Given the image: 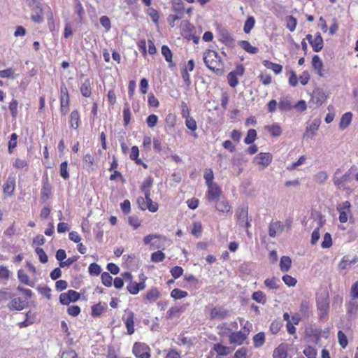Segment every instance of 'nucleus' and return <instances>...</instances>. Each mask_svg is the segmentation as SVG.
<instances>
[{"mask_svg":"<svg viewBox=\"0 0 358 358\" xmlns=\"http://www.w3.org/2000/svg\"><path fill=\"white\" fill-rule=\"evenodd\" d=\"M357 261L358 257L357 256H355L351 259L348 257L345 256L338 264V268L341 270H349L351 268L352 264L357 263Z\"/></svg>","mask_w":358,"mask_h":358,"instance_id":"nucleus-18","label":"nucleus"},{"mask_svg":"<svg viewBox=\"0 0 358 358\" xmlns=\"http://www.w3.org/2000/svg\"><path fill=\"white\" fill-rule=\"evenodd\" d=\"M328 178L329 175L325 171H320L314 176V180L318 184H323Z\"/></svg>","mask_w":358,"mask_h":358,"instance_id":"nucleus-38","label":"nucleus"},{"mask_svg":"<svg viewBox=\"0 0 358 358\" xmlns=\"http://www.w3.org/2000/svg\"><path fill=\"white\" fill-rule=\"evenodd\" d=\"M171 296L176 299H180L187 296V292L176 288L171 291Z\"/></svg>","mask_w":358,"mask_h":358,"instance_id":"nucleus-46","label":"nucleus"},{"mask_svg":"<svg viewBox=\"0 0 358 358\" xmlns=\"http://www.w3.org/2000/svg\"><path fill=\"white\" fill-rule=\"evenodd\" d=\"M303 354L307 358H316L317 357V352L316 350L311 347L307 346L303 350Z\"/></svg>","mask_w":358,"mask_h":358,"instance_id":"nucleus-52","label":"nucleus"},{"mask_svg":"<svg viewBox=\"0 0 358 358\" xmlns=\"http://www.w3.org/2000/svg\"><path fill=\"white\" fill-rule=\"evenodd\" d=\"M248 350L245 348H241L236 351L233 358H247Z\"/></svg>","mask_w":358,"mask_h":358,"instance_id":"nucleus-64","label":"nucleus"},{"mask_svg":"<svg viewBox=\"0 0 358 358\" xmlns=\"http://www.w3.org/2000/svg\"><path fill=\"white\" fill-rule=\"evenodd\" d=\"M157 122L158 117L155 114L150 115L146 119L147 124L150 128H153L155 127L157 124Z\"/></svg>","mask_w":358,"mask_h":358,"instance_id":"nucleus-60","label":"nucleus"},{"mask_svg":"<svg viewBox=\"0 0 358 358\" xmlns=\"http://www.w3.org/2000/svg\"><path fill=\"white\" fill-rule=\"evenodd\" d=\"M336 210L339 213L338 219L341 223L347 222L348 217L352 216L351 203L348 201L338 203Z\"/></svg>","mask_w":358,"mask_h":358,"instance_id":"nucleus-5","label":"nucleus"},{"mask_svg":"<svg viewBox=\"0 0 358 358\" xmlns=\"http://www.w3.org/2000/svg\"><path fill=\"white\" fill-rule=\"evenodd\" d=\"M80 92L85 97L90 96L92 94L91 83L89 79H86L80 86Z\"/></svg>","mask_w":358,"mask_h":358,"instance_id":"nucleus-30","label":"nucleus"},{"mask_svg":"<svg viewBox=\"0 0 358 358\" xmlns=\"http://www.w3.org/2000/svg\"><path fill=\"white\" fill-rule=\"evenodd\" d=\"M327 96L322 89L316 88L312 94V101L317 105L321 106L327 100Z\"/></svg>","mask_w":358,"mask_h":358,"instance_id":"nucleus-14","label":"nucleus"},{"mask_svg":"<svg viewBox=\"0 0 358 358\" xmlns=\"http://www.w3.org/2000/svg\"><path fill=\"white\" fill-rule=\"evenodd\" d=\"M256 21L253 16H249L245 21L243 26V31L245 34H250L251 30L254 28Z\"/></svg>","mask_w":358,"mask_h":358,"instance_id":"nucleus-32","label":"nucleus"},{"mask_svg":"<svg viewBox=\"0 0 358 358\" xmlns=\"http://www.w3.org/2000/svg\"><path fill=\"white\" fill-rule=\"evenodd\" d=\"M159 296V292L157 289H152L146 294V299L150 301H155Z\"/></svg>","mask_w":358,"mask_h":358,"instance_id":"nucleus-54","label":"nucleus"},{"mask_svg":"<svg viewBox=\"0 0 358 358\" xmlns=\"http://www.w3.org/2000/svg\"><path fill=\"white\" fill-rule=\"evenodd\" d=\"M15 188V178L13 176H9L3 185V192L4 194L12 196Z\"/></svg>","mask_w":358,"mask_h":358,"instance_id":"nucleus-15","label":"nucleus"},{"mask_svg":"<svg viewBox=\"0 0 358 358\" xmlns=\"http://www.w3.org/2000/svg\"><path fill=\"white\" fill-rule=\"evenodd\" d=\"M263 64L266 68L271 69L275 74L280 73L282 70V66L280 64L268 60L263 61Z\"/></svg>","mask_w":358,"mask_h":358,"instance_id":"nucleus-31","label":"nucleus"},{"mask_svg":"<svg viewBox=\"0 0 358 358\" xmlns=\"http://www.w3.org/2000/svg\"><path fill=\"white\" fill-rule=\"evenodd\" d=\"M352 119V113L347 112L344 113L340 120L339 127L341 129H345L351 123Z\"/></svg>","mask_w":358,"mask_h":358,"instance_id":"nucleus-23","label":"nucleus"},{"mask_svg":"<svg viewBox=\"0 0 358 358\" xmlns=\"http://www.w3.org/2000/svg\"><path fill=\"white\" fill-rule=\"evenodd\" d=\"M158 320L157 317L154 318L153 315H149L148 318L145 320V323L153 331L156 330L159 326Z\"/></svg>","mask_w":358,"mask_h":358,"instance_id":"nucleus-35","label":"nucleus"},{"mask_svg":"<svg viewBox=\"0 0 358 358\" xmlns=\"http://www.w3.org/2000/svg\"><path fill=\"white\" fill-rule=\"evenodd\" d=\"M215 208L217 211L222 213H227L231 211V206L228 201L225 199H217L215 201Z\"/></svg>","mask_w":358,"mask_h":358,"instance_id":"nucleus-19","label":"nucleus"},{"mask_svg":"<svg viewBox=\"0 0 358 358\" xmlns=\"http://www.w3.org/2000/svg\"><path fill=\"white\" fill-rule=\"evenodd\" d=\"M252 298L258 303L264 304L266 302V295L262 291L255 292Z\"/></svg>","mask_w":358,"mask_h":358,"instance_id":"nucleus-42","label":"nucleus"},{"mask_svg":"<svg viewBox=\"0 0 358 358\" xmlns=\"http://www.w3.org/2000/svg\"><path fill=\"white\" fill-rule=\"evenodd\" d=\"M265 341V336L264 333H258L253 337L254 345L256 348L262 346Z\"/></svg>","mask_w":358,"mask_h":358,"instance_id":"nucleus-41","label":"nucleus"},{"mask_svg":"<svg viewBox=\"0 0 358 358\" xmlns=\"http://www.w3.org/2000/svg\"><path fill=\"white\" fill-rule=\"evenodd\" d=\"M35 251L36 253L38 255L39 260L41 263L45 264L48 262V258L43 249L41 248H36Z\"/></svg>","mask_w":358,"mask_h":358,"instance_id":"nucleus-58","label":"nucleus"},{"mask_svg":"<svg viewBox=\"0 0 358 358\" xmlns=\"http://www.w3.org/2000/svg\"><path fill=\"white\" fill-rule=\"evenodd\" d=\"M284 230V225L281 222L276 221L271 222L268 227V234L271 237H275L278 234Z\"/></svg>","mask_w":358,"mask_h":358,"instance_id":"nucleus-17","label":"nucleus"},{"mask_svg":"<svg viewBox=\"0 0 358 358\" xmlns=\"http://www.w3.org/2000/svg\"><path fill=\"white\" fill-rule=\"evenodd\" d=\"M185 119L186 127L191 131H194L197 129V125L195 120L191 116L187 117Z\"/></svg>","mask_w":358,"mask_h":358,"instance_id":"nucleus-50","label":"nucleus"},{"mask_svg":"<svg viewBox=\"0 0 358 358\" xmlns=\"http://www.w3.org/2000/svg\"><path fill=\"white\" fill-rule=\"evenodd\" d=\"M139 155V150L138 148L136 145L133 146L131 150L130 159L131 160H135L137 164H141L142 161L141 159H138V157Z\"/></svg>","mask_w":358,"mask_h":358,"instance_id":"nucleus-44","label":"nucleus"},{"mask_svg":"<svg viewBox=\"0 0 358 358\" xmlns=\"http://www.w3.org/2000/svg\"><path fill=\"white\" fill-rule=\"evenodd\" d=\"M292 266V260L288 256H282L280 261V268L282 272H287Z\"/></svg>","mask_w":358,"mask_h":358,"instance_id":"nucleus-28","label":"nucleus"},{"mask_svg":"<svg viewBox=\"0 0 358 358\" xmlns=\"http://www.w3.org/2000/svg\"><path fill=\"white\" fill-rule=\"evenodd\" d=\"M231 352L232 350L229 347L223 345L221 343H215L210 351V354L212 357L216 355V358H218L220 357L227 356Z\"/></svg>","mask_w":358,"mask_h":358,"instance_id":"nucleus-7","label":"nucleus"},{"mask_svg":"<svg viewBox=\"0 0 358 358\" xmlns=\"http://www.w3.org/2000/svg\"><path fill=\"white\" fill-rule=\"evenodd\" d=\"M272 155L269 152H260L254 158V162L261 166V169L267 167L272 162Z\"/></svg>","mask_w":358,"mask_h":358,"instance_id":"nucleus-9","label":"nucleus"},{"mask_svg":"<svg viewBox=\"0 0 358 358\" xmlns=\"http://www.w3.org/2000/svg\"><path fill=\"white\" fill-rule=\"evenodd\" d=\"M145 200L147 203L146 209H148L150 212L152 213H155L158 210V204L152 201L150 196L145 197Z\"/></svg>","mask_w":358,"mask_h":358,"instance_id":"nucleus-49","label":"nucleus"},{"mask_svg":"<svg viewBox=\"0 0 358 358\" xmlns=\"http://www.w3.org/2000/svg\"><path fill=\"white\" fill-rule=\"evenodd\" d=\"M257 138V131L254 129L248 130L246 137L244 139L245 144L252 143Z\"/></svg>","mask_w":358,"mask_h":358,"instance_id":"nucleus-40","label":"nucleus"},{"mask_svg":"<svg viewBox=\"0 0 358 358\" xmlns=\"http://www.w3.org/2000/svg\"><path fill=\"white\" fill-rule=\"evenodd\" d=\"M352 321L350 319H346L341 320L340 324L338 325V327L341 329L340 331H343V332L348 333L352 330Z\"/></svg>","mask_w":358,"mask_h":358,"instance_id":"nucleus-39","label":"nucleus"},{"mask_svg":"<svg viewBox=\"0 0 358 358\" xmlns=\"http://www.w3.org/2000/svg\"><path fill=\"white\" fill-rule=\"evenodd\" d=\"M238 45L250 54H257L259 52V49L257 47L252 46L248 41H240Z\"/></svg>","mask_w":358,"mask_h":358,"instance_id":"nucleus-24","label":"nucleus"},{"mask_svg":"<svg viewBox=\"0 0 358 358\" xmlns=\"http://www.w3.org/2000/svg\"><path fill=\"white\" fill-rule=\"evenodd\" d=\"M203 59L206 67L217 75L220 76L224 73V62L216 51L206 50L203 53Z\"/></svg>","mask_w":358,"mask_h":358,"instance_id":"nucleus-1","label":"nucleus"},{"mask_svg":"<svg viewBox=\"0 0 358 358\" xmlns=\"http://www.w3.org/2000/svg\"><path fill=\"white\" fill-rule=\"evenodd\" d=\"M311 46L313 51L316 52H318L322 50L324 46V41L320 33H317L315 34L313 41H311Z\"/></svg>","mask_w":358,"mask_h":358,"instance_id":"nucleus-22","label":"nucleus"},{"mask_svg":"<svg viewBox=\"0 0 358 358\" xmlns=\"http://www.w3.org/2000/svg\"><path fill=\"white\" fill-rule=\"evenodd\" d=\"M287 28L290 31H294L296 26V20L293 16L289 15L287 17Z\"/></svg>","mask_w":358,"mask_h":358,"instance_id":"nucleus-53","label":"nucleus"},{"mask_svg":"<svg viewBox=\"0 0 358 358\" xmlns=\"http://www.w3.org/2000/svg\"><path fill=\"white\" fill-rule=\"evenodd\" d=\"M338 343L343 349H345L348 344V341L347 336L343 331H338Z\"/></svg>","mask_w":358,"mask_h":358,"instance_id":"nucleus-43","label":"nucleus"},{"mask_svg":"<svg viewBox=\"0 0 358 358\" xmlns=\"http://www.w3.org/2000/svg\"><path fill=\"white\" fill-rule=\"evenodd\" d=\"M101 281L105 286L110 287L112 285L113 278L108 273L103 272L101 274Z\"/></svg>","mask_w":358,"mask_h":358,"instance_id":"nucleus-55","label":"nucleus"},{"mask_svg":"<svg viewBox=\"0 0 358 358\" xmlns=\"http://www.w3.org/2000/svg\"><path fill=\"white\" fill-rule=\"evenodd\" d=\"M237 222L238 224L244 228H248L250 227V223L248 220V210L246 207L238 208L236 212Z\"/></svg>","mask_w":358,"mask_h":358,"instance_id":"nucleus-8","label":"nucleus"},{"mask_svg":"<svg viewBox=\"0 0 358 358\" xmlns=\"http://www.w3.org/2000/svg\"><path fill=\"white\" fill-rule=\"evenodd\" d=\"M162 54L164 57L166 62L172 63V52L171 50L166 45L162 47Z\"/></svg>","mask_w":358,"mask_h":358,"instance_id":"nucleus-48","label":"nucleus"},{"mask_svg":"<svg viewBox=\"0 0 358 358\" xmlns=\"http://www.w3.org/2000/svg\"><path fill=\"white\" fill-rule=\"evenodd\" d=\"M312 66L315 72L320 77H324L323 63L318 55H314L312 58Z\"/></svg>","mask_w":358,"mask_h":358,"instance_id":"nucleus-16","label":"nucleus"},{"mask_svg":"<svg viewBox=\"0 0 358 358\" xmlns=\"http://www.w3.org/2000/svg\"><path fill=\"white\" fill-rule=\"evenodd\" d=\"M320 124L321 120L320 118H316L313 120L311 123L308 124L306 127V131L303 134V138H313L318 130Z\"/></svg>","mask_w":358,"mask_h":358,"instance_id":"nucleus-10","label":"nucleus"},{"mask_svg":"<svg viewBox=\"0 0 358 358\" xmlns=\"http://www.w3.org/2000/svg\"><path fill=\"white\" fill-rule=\"evenodd\" d=\"M332 245V238L329 233H326L321 243L322 248H329Z\"/></svg>","mask_w":358,"mask_h":358,"instance_id":"nucleus-51","label":"nucleus"},{"mask_svg":"<svg viewBox=\"0 0 358 358\" xmlns=\"http://www.w3.org/2000/svg\"><path fill=\"white\" fill-rule=\"evenodd\" d=\"M279 279L275 278H267L264 280V285L270 289H277L279 287Z\"/></svg>","mask_w":358,"mask_h":358,"instance_id":"nucleus-37","label":"nucleus"},{"mask_svg":"<svg viewBox=\"0 0 358 358\" xmlns=\"http://www.w3.org/2000/svg\"><path fill=\"white\" fill-rule=\"evenodd\" d=\"M162 238L160 235L150 234L144 237L143 243L145 245H150V249H159L162 247L159 240Z\"/></svg>","mask_w":358,"mask_h":358,"instance_id":"nucleus-13","label":"nucleus"},{"mask_svg":"<svg viewBox=\"0 0 358 358\" xmlns=\"http://www.w3.org/2000/svg\"><path fill=\"white\" fill-rule=\"evenodd\" d=\"M283 282L289 287H294L297 282L296 278L289 275H285L282 278Z\"/></svg>","mask_w":358,"mask_h":358,"instance_id":"nucleus-59","label":"nucleus"},{"mask_svg":"<svg viewBox=\"0 0 358 358\" xmlns=\"http://www.w3.org/2000/svg\"><path fill=\"white\" fill-rule=\"evenodd\" d=\"M152 178L151 177L146 178L142 183L141 190L143 192L145 197L150 196V187L152 185Z\"/></svg>","mask_w":358,"mask_h":358,"instance_id":"nucleus-27","label":"nucleus"},{"mask_svg":"<svg viewBox=\"0 0 358 358\" xmlns=\"http://www.w3.org/2000/svg\"><path fill=\"white\" fill-rule=\"evenodd\" d=\"M17 276L19 278V280L31 287H34L35 282L32 280H31L29 278V276L25 273V272L23 270H19L17 272Z\"/></svg>","mask_w":358,"mask_h":358,"instance_id":"nucleus-29","label":"nucleus"},{"mask_svg":"<svg viewBox=\"0 0 358 358\" xmlns=\"http://www.w3.org/2000/svg\"><path fill=\"white\" fill-rule=\"evenodd\" d=\"M59 174L60 176L64 180H67L69 178L70 176L68 171L67 162H64L60 164Z\"/></svg>","mask_w":358,"mask_h":358,"instance_id":"nucleus-45","label":"nucleus"},{"mask_svg":"<svg viewBox=\"0 0 358 358\" xmlns=\"http://www.w3.org/2000/svg\"><path fill=\"white\" fill-rule=\"evenodd\" d=\"M252 324L246 322L242 329L239 331L231 332L228 337L230 344L241 345L246 340L250 331Z\"/></svg>","mask_w":358,"mask_h":358,"instance_id":"nucleus-2","label":"nucleus"},{"mask_svg":"<svg viewBox=\"0 0 358 358\" xmlns=\"http://www.w3.org/2000/svg\"><path fill=\"white\" fill-rule=\"evenodd\" d=\"M228 83L231 87H235L238 85V76L234 75V73H229L227 75Z\"/></svg>","mask_w":358,"mask_h":358,"instance_id":"nucleus-56","label":"nucleus"},{"mask_svg":"<svg viewBox=\"0 0 358 358\" xmlns=\"http://www.w3.org/2000/svg\"><path fill=\"white\" fill-rule=\"evenodd\" d=\"M203 178L206 180V185L215 183L213 182L214 175L211 169L206 170Z\"/></svg>","mask_w":358,"mask_h":358,"instance_id":"nucleus-57","label":"nucleus"},{"mask_svg":"<svg viewBox=\"0 0 358 358\" xmlns=\"http://www.w3.org/2000/svg\"><path fill=\"white\" fill-rule=\"evenodd\" d=\"M70 126L72 129H77L80 125V114L77 110L71 112L70 115Z\"/></svg>","mask_w":358,"mask_h":358,"instance_id":"nucleus-26","label":"nucleus"},{"mask_svg":"<svg viewBox=\"0 0 358 358\" xmlns=\"http://www.w3.org/2000/svg\"><path fill=\"white\" fill-rule=\"evenodd\" d=\"M147 14L151 17L152 20L155 23H157L159 20V14L157 10L150 8L146 11Z\"/></svg>","mask_w":358,"mask_h":358,"instance_id":"nucleus-63","label":"nucleus"},{"mask_svg":"<svg viewBox=\"0 0 358 358\" xmlns=\"http://www.w3.org/2000/svg\"><path fill=\"white\" fill-rule=\"evenodd\" d=\"M165 259V255L160 250L153 252L151 255V261L153 262H162Z\"/></svg>","mask_w":358,"mask_h":358,"instance_id":"nucleus-47","label":"nucleus"},{"mask_svg":"<svg viewBox=\"0 0 358 358\" xmlns=\"http://www.w3.org/2000/svg\"><path fill=\"white\" fill-rule=\"evenodd\" d=\"M287 352L284 345H280L275 349L273 355V358H287Z\"/></svg>","mask_w":358,"mask_h":358,"instance_id":"nucleus-36","label":"nucleus"},{"mask_svg":"<svg viewBox=\"0 0 358 358\" xmlns=\"http://www.w3.org/2000/svg\"><path fill=\"white\" fill-rule=\"evenodd\" d=\"M354 172V167H351L345 174L339 176L338 174L341 173V169H336L332 179L334 184L338 189H344L345 185L352 181Z\"/></svg>","mask_w":358,"mask_h":358,"instance_id":"nucleus-3","label":"nucleus"},{"mask_svg":"<svg viewBox=\"0 0 358 358\" xmlns=\"http://www.w3.org/2000/svg\"><path fill=\"white\" fill-rule=\"evenodd\" d=\"M89 273L93 275H99L101 273V266L96 263H92L89 266Z\"/></svg>","mask_w":358,"mask_h":358,"instance_id":"nucleus-62","label":"nucleus"},{"mask_svg":"<svg viewBox=\"0 0 358 358\" xmlns=\"http://www.w3.org/2000/svg\"><path fill=\"white\" fill-rule=\"evenodd\" d=\"M122 320L127 327V334L129 335L133 334L135 331L134 315H127V316L124 315Z\"/></svg>","mask_w":358,"mask_h":358,"instance_id":"nucleus-21","label":"nucleus"},{"mask_svg":"<svg viewBox=\"0 0 358 358\" xmlns=\"http://www.w3.org/2000/svg\"><path fill=\"white\" fill-rule=\"evenodd\" d=\"M132 351L136 358H151V349L144 343H135Z\"/></svg>","mask_w":358,"mask_h":358,"instance_id":"nucleus-4","label":"nucleus"},{"mask_svg":"<svg viewBox=\"0 0 358 358\" xmlns=\"http://www.w3.org/2000/svg\"><path fill=\"white\" fill-rule=\"evenodd\" d=\"M208 191L206 193V198L209 201H215L220 199L222 194L220 187L216 184H210L207 185Z\"/></svg>","mask_w":358,"mask_h":358,"instance_id":"nucleus-12","label":"nucleus"},{"mask_svg":"<svg viewBox=\"0 0 358 358\" xmlns=\"http://www.w3.org/2000/svg\"><path fill=\"white\" fill-rule=\"evenodd\" d=\"M278 108L282 111H289L292 108L290 98L286 96L280 99L278 103Z\"/></svg>","mask_w":358,"mask_h":358,"instance_id":"nucleus-25","label":"nucleus"},{"mask_svg":"<svg viewBox=\"0 0 358 358\" xmlns=\"http://www.w3.org/2000/svg\"><path fill=\"white\" fill-rule=\"evenodd\" d=\"M27 302L20 297L14 298L8 303L10 310H21L26 306Z\"/></svg>","mask_w":358,"mask_h":358,"instance_id":"nucleus-20","label":"nucleus"},{"mask_svg":"<svg viewBox=\"0 0 358 358\" xmlns=\"http://www.w3.org/2000/svg\"><path fill=\"white\" fill-rule=\"evenodd\" d=\"M172 9L178 14L182 16V14L185 11V6L183 1L182 0H173Z\"/></svg>","mask_w":358,"mask_h":358,"instance_id":"nucleus-34","label":"nucleus"},{"mask_svg":"<svg viewBox=\"0 0 358 358\" xmlns=\"http://www.w3.org/2000/svg\"><path fill=\"white\" fill-rule=\"evenodd\" d=\"M139 285L137 282L131 281L127 288L130 294H136L139 292Z\"/></svg>","mask_w":358,"mask_h":358,"instance_id":"nucleus-61","label":"nucleus"},{"mask_svg":"<svg viewBox=\"0 0 358 358\" xmlns=\"http://www.w3.org/2000/svg\"><path fill=\"white\" fill-rule=\"evenodd\" d=\"M317 306L320 310L327 312L329 307V294L324 291L319 293L316 298Z\"/></svg>","mask_w":358,"mask_h":358,"instance_id":"nucleus-11","label":"nucleus"},{"mask_svg":"<svg viewBox=\"0 0 358 358\" xmlns=\"http://www.w3.org/2000/svg\"><path fill=\"white\" fill-rule=\"evenodd\" d=\"M69 95L67 88L63 85L60 90V110L63 115H66L69 112Z\"/></svg>","mask_w":358,"mask_h":358,"instance_id":"nucleus-6","label":"nucleus"},{"mask_svg":"<svg viewBox=\"0 0 358 358\" xmlns=\"http://www.w3.org/2000/svg\"><path fill=\"white\" fill-rule=\"evenodd\" d=\"M266 129L269 132V134L274 137H278L282 134V129L279 124H273L271 125L267 126Z\"/></svg>","mask_w":358,"mask_h":358,"instance_id":"nucleus-33","label":"nucleus"}]
</instances>
